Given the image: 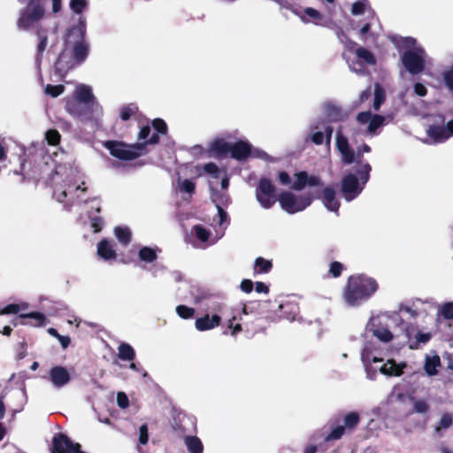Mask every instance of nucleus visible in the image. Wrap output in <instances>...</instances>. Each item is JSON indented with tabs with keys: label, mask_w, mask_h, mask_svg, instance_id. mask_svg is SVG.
<instances>
[{
	"label": "nucleus",
	"mask_w": 453,
	"mask_h": 453,
	"mask_svg": "<svg viewBox=\"0 0 453 453\" xmlns=\"http://www.w3.org/2000/svg\"><path fill=\"white\" fill-rule=\"evenodd\" d=\"M85 33L86 21L80 17L78 26L68 32L65 49L56 63V69L60 73L67 72L87 58L88 47L84 41Z\"/></svg>",
	"instance_id": "1"
},
{
	"label": "nucleus",
	"mask_w": 453,
	"mask_h": 453,
	"mask_svg": "<svg viewBox=\"0 0 453 453\" xmlns=\"http://www.w3.org/2000/svg\"><path fill=\"white\" fill-rule=\"evenodd\" d=\"M361 360L366 378L374 380L378 372L388 377H399L407 367L406 362H395L393 358L384 360L374 343H367L363 349Z\"/></svg>",
	"instance_id": "2"
},
{
	"label": "nucleus",
	"mask_w": 453,
	"mask_h": 453,
	"mask_svg": "<svg viewBox=\"0 0 453 453\" xmlns=\"http://www.w3.org/2000/svg\"><path fill=\"white\" fill-rule=\"evenodd\" d=\"M66 109L83 120L98 119L103 113V109L96 102L92 88L84 84L76 87L74 98L66 102Z\"/></svg>",
	"instance_id": "3"
},
{
	"label": "nucleus",
	"mask_w": 453,
	"mask_h": 453,
	"mask_svg": "<svg viewBox=\"0 0 453 453\" xmlns=\"http://www.w3.org/2000/svg\"><path fill=\"white\" fill-rule=\"evenodd\" d=\"M392 42L398 50L403 51L401 61L410 73L418 74L423 72L427 56L414 38L394 36Z\"/></svg>",
	"instance_id": "4"
},
{
	"label": "nucleus",
	"mask_w": 453,
	"mask_h": 453,
	"mask_svg": "<svg viewBox=\"0 0 453 453\" xmlns=\"http://www.w3.org/2000/svg\"><path fill=\"white\" fill-rule=\"evenodd\" d=\"M378 289V284L364 274L352 275L348 279L342 296L346 304L357 306L368 300Z\"/></svg>",
	"instance_id": "5"
},
{
	"label": "nucleus",
	"mask_w": 453,
	"mask_h": 453,
	"mask_svg": "<svg viewBox=\"0 0 453 453\" xmlns=\"http://www.w3.org/2000/svg\"><path fill=\"white\" fill-rule=\"evenodd\" d=\"M370 171L371 166L368 164H365L360 166L358 177L353 173H349L342 179L341 190L347 201L353 200L361 193L369 179Z\"/></svg>",
	"instance_id": "6"
},
{
	"label": "nucleus",
	"mask_w": 453,
	"mask_h": 453,
	"mask_svg": "<svg viewBox=\"0 0 453 453\" xmlns=\"http://www.w3.org/2000/svg\"><path fill=\"white\" fill-rule=\"evenodd\" d=\"M395 315L392 319H395ZM391 317L388 314L372 317L366 324V331L379 341L387 343L393 340L394 334L389 328Z\"/></svg>",
	"instance_id": "7"
},
{
	"label": "nucleus",
	"mask_w": 453,
	"mask_h": 453,
	"mask_svg": "<svg viewBox=\"0 0 453 453\" xmlns=\"http://www.w3.org/2000/svg\"><path fill=\"white\" fill-rule=\"evenodd\" d=\"M111 156L121 160H132L142 155L145 144L136 143L128 145L120 142L108 141L104 143Z\"/></svg>",
	"instance_id": "8"
},
{
	"label": "nucleus",
	"mask_w": 453,
	"mask_h": 453,
	"mask_svg": "<svg viewBox=\"0 0 453 453\" xmlns=\"http://www.w3.org/2000/svg\"><path fill=\"white\" fill-rule=\"evenodd\" d=\"M278 201L283 211L294 214L306 209L311 203L312 197L308 194L296 196L290 191H286L280 195Z\"/></svg>",
	"instance_id": "9"
},
{
	"label": "nucleus",
	"mask_w": 453,
	"mask_h": 453,
	"mask_svg": "<svg viewBox=\"0 0 453 453\" xmlns=\"http://www.w3.org/2000/svg\"><path fill=\"white\" fill-rule=\"evenodd\" d=\"M295 180L292 181L290 175L286 172L279 173V181L286 186H291L295 190H301L305 186L316 187L321 186V180L316 175H309L306 172H299L295 173Z\"/></svg>",
	"instance_id": "10"
},
{
	"label": "nucleus",
	"mask_w": 453,
	"mask_h": 453,
	"mask_svg": "<svg viewBox=\"0 0 453 453\" xmlns=\"http://www.w3.org/2000/svg\"><path fill=\"white\" fill-rule=\"evenodd\" d=\"M336 148L342 156V160L345 164L358 162L364 153L370 152V147L367 144L362 145L357 153L349 147L348 140L340 132L336 134Z\"/></svg>",
	"instance_id": "11"
},
{
	"label": "nucleus",
	"mask_w": 453,
	"mask_h": 453,
	"mask_svg": "<svg viewBox=\"0 0 453 453\" xmlns=\"http://www.w3.org/2000/svg\"><path fill=\"white\" fill-rule=\"evenodd\" d=\"M44 9L38 0H31L26 9L21 12L18 26L24 29L29 28L42 19Z\"/></svg>",
	"instance_id": "12"
},
{
	"label": "nucleus",
	"mask_w": 453,
	"mask_h": 453,
	"mask_svg": "<svg viewBox=\"0 0 453 453\" xmlns=\"http://www.w3.org/2000/svg\"><path fill=\"white\" fill-rule=\"evenodd\" d=\"M256 198L265 208H271L276 202L274 186L268 179H261L256 189Z\"/></svg>",
	"instance_id": "13"
},
{
	"label": "nucleus",
	"mask_w": 453,
	"mask_h": 453,
	"mask_svg": "<svg viewBox=\"0 0 453 453\" xmlns=\"http://www.w3.org/2000/svg\"><path fill=\"white\" fill-rule=\"evenodd\" d=\"M53 453H85L80 449L79 443H74L65 434H59L53 437Z\"/></svg>",
	"instance_id": "14"
},
{
	"label": "nucleus",
	"mask_w": 453,
	"mask_h": 453,
	"mask_svg": "<svg viewBox=\"0 0 453 453\" xmlns=\"http://www.w3.org/2000/svg\"><path fill=\"white\" fill-rule=\"evenodd\" d=\"M357 120L360 125L367 127L366 131L369 134H372L377 128L383 125L385 118L381 115L372 114L370 111H364L357 116Z\"/></svg>",
	"instance_id": "15"
},
{
	"label": "nucleus",
	"mask_w": 453,
	"mask_h": 453,
	"mask_svg": "<svg viewBox=\"0 0 453 453\" xmlns=\"http://www.w3.org/2000/svg\"><path fill=\"white\" fill-rule=\"evenodd\" d=\"M380 26L376 17L370 13L367 17V21L358 30V36L361 40L365 41L368 38H376L380 35Z\"/></svg>",
	"instance_id": "16"
},
{
	"label": "nucleus",
	"mask_w": 453,
	"mask_h": 453,
	"mask_svg": "<svg viewBox=\"0 0 453 453\" xmlns=\"http://www.w3.org/2000/svg\"><path fill=\"white\" fill-rule=\"evenodd\" d=\"M49 379L54 387L62 388L69 383L71 375L65 367L57 365L50 370Z\"/></svg>",
	"instance_id": "17"
},
{
	"label": "nucleus",
	"mask_w": 453,
	"mask_h": 453,
	"mask_svg": "<svg viewBox=\"0 0 453 453\" xmlns=\"http://www.w3.org/2000/svg\"><path fill=\"white\" fill-rule=\"evenodd\" d=\"M428 136L436 142H441L453 136V120L447 123L445 127L431 126L427 129Z\"/></svg>",
	"instance_id": "18"
},
{
	"label": "nucleus",
	"mask_w": 453,
	"mask_h": 453,
	"mask_svg": "<svg viewBox=\"0 0 453 453\" xmlns=\"http://www.w3.org/2000/svg\"><path fill=\"white\" fill-rule=\"evenodd\" d=\"M231 144L226 137H216L209 144V151L214 157H224L230 152Z\"/></svg>",
	"instance_id": "19"
},
{
	"label": "nucleus",
	"mask_w": 453,
	"mask_h": 453,
	"mask_svg": "<svg viewBox=\"0 0 453 453\" xmlns=\"http://www.w3.org/2000/svg\"><path fill=\"white\" fill-rule=\"evenodd\" d=\"M211 198L212 201L216 203V207L218 210V219H219V226H222L227 222V213L221 208L220 204L226 203L228 198L226 194H219L216 191L215 188L211 187Z\"/></svg>",
	"instance_id": "20"
},
{
	"label": "nucleus",
	"mask_w": 453,
	"mask_h": 453,
	"mask_svg": "<svg viewBox=\"0 0 453 453\" xmlns=\"http://www.w3.org/2000/svg\"><path fill=\"white\" fill-rule=\"evenodd\" d=\"M221 322L220 316L214 314L210 316L206 314L202 318H198L195 322V327L197 331L203 332L217 327Z\"/></svg>",
	"instance_id": "21"
},
{
	"label": "nucleus",
	"mask_w": 453,
	"mask_h": 453,
	"mask_svg": "<svg viewBox=\"0 0 453 453\" xmlns=\"http://www.w3.org/2000/svg\"><path fill=\"white\" fill-rule=\"evenodd\" d=\"M230 153L233 158L244 160L250 155L251 146L247 142L239 141L231 144Z\"/></svg>",
	"instance_id": "22"
},
{
	"label": "nucleus",
	"mask_w": 453,
	"mask_h": 453,
	"mask_svg": "<svg viewBox=\"0 0 453 453\" xmlns=\"http://www.w3.org/2000/svg\"><path fill=\"white\" fill-rule=\"evenodd\" d=\"M441 365L440 357L434 352H431L426 355L424 370L426 375L434 376L438 372V367Z\"/></svg>",
	"instance_id": "23"
},
{
	"label": "nucleus",
	"mask_w": 453,
	"mask_h": 453,
	"mask_svg": "<svg viewBox=\"0 0 453 453\" xmlns=\"http://www.w3.org/2000/svg\"><path fill=\"white\" fill-rule=\"evenodd\" d=\"M97 254L104 260H114L117 253L112 244L106 239L102 240L97 245Z\"/></svg>",
	"instance_id": "24"
},
{
	"label": "nucleus",
	"mask_w": 453,
	"mask_h": 453,
	"mask_svg": "<svg viewBox=\"0 0 453 453\" xmlns=\"http://www.w3.org/2000/svg\"><path fill=\"white\" fill-rule=\"evenodd\" d=\"M322 202L329 211L336 212L339 209V202L335 198V191L332 188H326L323 190Z\"/></svg>",
	"instance_id": "25"
},
{
	"label": "nucleus",
	"mask_w": 453,
	"mask_h": 453,
	"mask_svg": "<svg viewBox=\"0 0 453 453\" xmlns=\"http://www.w3.org/2000/svg\"><path fill=\"white\" fill-rule=\"evenodd\" d=\"M296 15H297L301 20L304 23H308L311 21H318L320 20L322 15L316 10L311 7L305 8L303 11H295Z\"/></svg>",
	"instance_id": "26"
},
{
	"label": "nucleus",
	"mask_w": 453,
	"mask_h": 453,
	"mask_svg": "<svg viewBox=\"0 0 453 453\" xmlns=\"http://www.w3.org/2000/svg\"><path fill=\"white\" fill-rule=\"evenodd\" d=\"M184 443L190 453H203V446L196 436L188 435L184 438Z\"/></svg>",
	"instance_id": "27"
},
{
	"label": "nucleus",
	"mask_w": 453,
	"mask_h": 453,
	"mask_svg": "<svg viewBox=\"0 0 453 453\" xmlns=\"http://www.w3.org/2000/svg\"><path fill=\"white\" fill-rule=\"evenodd\" d=\"M118 356L121 360L132 361L134 359L135 352L131 345L121 343L118 347Z\"/></svg>",
	"instance_id": "28"
},
{
	"label": "nucleus",
	"mask_w": 453,
	"mask_h": 453,
	"mask_svg": "<svg viewBox=\"0 0 453 453\" xmlns=\"http://www.w3.org/2000/svg\"><path fill=\"white\" fill-rule=\"evenodd\" d=\"M138 256L142 261L146 262V263H152L157 257V250H154L150 247H142L139 250Z\"/></svg>",
	"instance_id": "29"
},
{
	"label": "nucleus",
	"mask_w": 453,
	"mask_h": 453,
	"mask_svg": "<svg viewBox=\"0 0 453 453\" xmlns=\"http://www.w3.org/2000/svg\"><path fill=\"white\" fill-rule=\"evenodd\" d=\"M114 234L118 241L124 245H127L130 242L131 232L127 227H115Z\"/></svg>",
	"instance_id": "30"
},
{
	"label": "nucleus",
	"mask_w": 453,
	"mask_h": 453,
	"mask_svg": "<svg viewBox=\"0 0 453 453\" xmlns=\"http://www.w3.org/2000/svg\"><path fill=\"white\" fill-rule=\"evenodd\" d=\"M441 75L445 87L453 91V65L444 68Z\"/></svg>",
	"instance_id": "31"
},
{
	"label": "nucleus",
	"mask_w": 453,
	"mask_h": 453,
	"mask_svg": "<svg viewBox=\"0 0 453 453\" xmlns=\"http://www.w3.org/2000/svg\"><path fill=\"white\" fill-rule=\"evenodd\" d=\"M177 189L180 192H185L191 195L195 191V183L188 179H179L177 182Z\"/></svg>",
	"instance_id": "32"
},
{
	"label": "nucleus",
	"mask_w": 453,
	"mask_h": 453,
	"mask_svg": "<svg viewBox=\"0 0 453 453\" xmlns=\"http://www.w3.org/2000/svg\"><path fill=\"white\" fill-rule=\"evenodd\" d=\"M356 54L357 58L363 59L366 64L374 65L376 62L374 56L365 48H357Z\"/></svg>",
	"instance_id": "33"
},
{
	"label": "nucleus",
	"mask_w": 453,
	"mask_h": 453,
	"mask_svg": "<svg viewBox=\"0 0 453 453\" xmlns=\"http://www.w3.org/2000/svg\"><path fill=\"white\" fill-rule=\"evenodd\" d=\"M359 422V415L357 412L351 411L344 417V427L353 429Z\"/></svg>",
	"instance_id": "34"
},
{
	"label": "nucleus",
	"mask_w": 453,
	"mask_h": 453,
	"mask_svg": "<svg viewBox=\"0 0 453 453\" xmlns=\"http://www.w3.org/2000/svg\"><path fill=\"white\" fill-rule=\"evenodd\" d=\"M194 233L196 237L203 243H207L210 240L211 233L202 226H195Z\"/></svg>",
	"instance_id": "35"
},
{
	"label": "nucleus",
	"mask_w": 453,
	"mask_h": 453,
	"mask_svg": "<svg viewBox=\"0 0 453 453\" xmlns=\"http://www.w3.org/2000/svg\"><path fill=\"white\" fill-rule=\"evenodd\" d=\"M385 100V91L384 89L379 85L376 84L374 88V102H373V108L374 110H379L380 106Z\"/></svg>",
	"instance_id": "36"
},
{
	"label": "nucleus",
	"mask_w": 453,
	"mask_h": 453,
	"mask_svg": "<svg viewBox=\"0 0 453 453\" xmlns=\"http://www.w3.org/2000/svg\"><path fill=\"white\" fill-rule=\"evenodd\" d=\"M272 268V262L263 257H257L255 261V270L258 273H268Z\"/></svg>",
	"instance_id": "37"
},
{
	"label": "nucleus",
	"mask_w": 453,
	"mask_h": 453,
	"mask_svg": "<svg viewBox=\"0 0 453 453\" xmlns=\"http://www.w3.org/2000/svg\"><path fill=\"white\" fill-rule=\"evenodd\" d=\"M20 318L35 319V323L33 324L34 326H42L45 322V317L41 312L23 313L20 314Z\"/></svg>",
	"instance_id": "38"
},
{
	"label": "nucleus",
	"mask_w": 453,
	"mask_h": 453,
	"mask_svg": "<svg viewBox=\"0 0 453 453\" xmlns=\"http://www.w3.org/2000/svg\"><path fill=\"white\" fill-rule=\"evenodd\" d=\"M176 312L181 319H187L194 316L195 309L185 305H178L176 307Z\"/></svg>",
	"instance_id": "39"
},
{
	"label": "nucleus",
	"mask_w": 453,
	"mask_h": 453,
	"mask_svg": "<svg viewBox=\"0 0 453 453\" xmlns=\"http://www.w3.org/2000/svg\"><path fill=\"white\" fill-rule=\"evenodd\" d=\"M86 0H71L70 9L76 14H81L87 7Z\"/></svg>",
	"instance_id": "40"
},
{
	"label": "nucleus",
	"mask_w": 453,
	"mask_h": 453,
	"mask_svg": "<svg viewBox=\"0 0 453 453\" xmlns=\"http://www.w3.org/2000/svg\"><path fill=\"white\" fill-rule=\"evenodd\" d=\"M327 114L333 120H341L344 118V114L342 113L341 110L333 104H328L326 106Z\"/></svg>",
	"instance_id": "41"
},
{
	"label": "nucleus",
	"mask_w": 453,
	"mask_h": 453,
	"mask_svg": "<svg viewBox=\"0 0 453 453\" xmlns=\"http://www.w3.org/2000/svg\"><path fill=\"white\" fill-rule=\"evenodd\" d=\"M203 171L214 179H218L220 176V171L214 163L205 164L203 165Z\"/></svg>",
	"instance_id": "42"
},
{
	"label": "nucleus",
	"mask_w": 453,
	"mask_h": 453,
	"mask_svg": "<svg viewBox=\"0 0 453 453\" xmlns=\"http://www.w3.org/2000/svg\"><path fill=\"white\" fill-rule=\"evenodd\" d=\"M44 92L52 97H57L64 92L63 85H47L44 88Z\"/></svg>",
	"instance_id": "43"
},
{
	"label": "nucleus",
	"mask_w": 453,
	"mask_h": 453,
	"mask_svg": "<svg viewBox=\"0 0 453 453\" xmlns=\"http://www.w3.org/2000/svg\"><path fill=\"white\" fill-rule=\"evenodd\" d=\"M345 427L343 426H336L331 433L326 437V441L338 440L344 434Z\"/></svg>",
	"instance_id": "44"
},
{
	"label": "nucleus",
	"mask_w": 453,
	"mask_h": 453,
	"mask_svg": "<svg viewBox=\"0 0 453 453\" xmlns=\"http://www.w3.org/2000/svg\"><path fill=\"white\" fill-rule=\"evenodd\" d=\"M451 424L452 417L448 413L443 414L439 420L438 426H436V431L449 428L451 426Z\"/></svg>",
	"instance_id": "45"
},
{
	"label": "nucleus",
	"mask_w": 453,
	"mask_h": 453,
	"mask_svg": "<svg viewBox=\"0 0 453 453\" xmlns=\"http://www.w3.org/2000/svg\"><path fill=\"white\" fill-rule=\"evenodd\" d=\"M441 314L446 319H453V302L444 303L441 308Z\"/></svg>",
	"instance_id": "46"
},
{
	"label": "nucleus",
	"mask_w": 453,
	"mask_h": 453,
	"mask_svg": "<svg viewBox=\"0 0 453 453\" xmlns=\"http://www.w3.org/2000/svg\"><path fill=\"white\" fill-rule=\"evenodd\" d=\"M46 140L50 145H56L60 141V134L56 130H49L46 133Z\"/></svg>",
	"instance_id": "47"
},
{
	"label": "nucleus",
	"mask_w": 453,
	"mask_h": 453,
	"mask_svg": "<svg viewBox=\"0 0 453 453\" xmlns=\"http://www.w3.org/2000/svg\"><path fill=\"white\" fill-rule=\"evenodd\" d=\"M367 8V5L363 1L356 2L352 4L351 7V13L353 15H360L365 12V10Z\"/></svg>",
	"instance_id": "48"
},
{
	"label": "nucleus",
	"mask_w": 453,
	"mask_h": 453,
	"mask_svg": "<svg viewBox=\"0 0 453 453\" xmlns=\"http://www.w3.org/2000/svg\"><path fill=\"white\" fill-rule=\"evenodd\" d=\"M413 409L417 413H426L429 409V405L425 400H417L413 403Z\"/></svg>",
	"instance_id": "49"
},
{
	"label": "nucleus",
	"mask_w": 453,
	"mask_h": 453,
	"mask_svg": "<svg viewBox=\"0 0 453 453\" xmlns=\"http://www.w3.org/2000/svg\"><path fill=\"white\" fill-rule=\"evenodd\" d=\"M149 441L148 426L142 425L139 428V442L142 445H146Z\"/></svg>",
	"instance_id": "50"
},
{
	"label": "nucleus",
	"mask_w": 453,
	"mask_h": 453,
	"mask_svg": "<svg viewBox=\"0 0 453 453\" xmlns=\"http://www.w3.org/2000/svg\"><path fill=\"white\" fill-rule=\"evenodd\" d=\"M136 111V107L134 105H128L124 107L121 111L120 117L123 120H127Z\"/></svg>",
	"instance_id": "51"
},
{
	"label": "nucleus",
	"mask_w": 453,
	"mask_h": 453,
	"mask_svg": "<svg viewBox=\"0 0 453 453\" xmlns=\"http://www.w3.org/2000/svg\"><path fill=\"white\" fill-rule=\"evenodd\" d=\"M152 126L158 133H161V134L166 133L167 127H166L165 122L163 119H154L152 122Z\"/></svg>",
	"instance_id": "52"
},
{
	"label": "nucleus",
	"mask_w": 453,
	"mask_h": 453,
	"mask_svg": "<svg viewBox=\"0 0 453 453\" xmlns=\"http://www.w3.org/2000/svg\"><path fill=\"white\" fill-rule=\"evenodd\" d=\"M117 403L120 408H122V409L127 408L129 404V400H128L127 395L123 392H119L117 395Z\"/></svg>",
	"instance_id": "53"
},
{
	"label": "nucleus",
	"mask_w": 453,
	"mask_h": 453,
	"mask_svg": "<svg viewBox=\"0 0 453 453\" xmlns=\"http://www.w3.org/2000/svg\"><path fill=\"white\" fill-rule=\"evenodd\" d=\"M342 269L343 266L340 262H334L330 265L329 272L334 277H338L342 273Z\"/></svg>",
	"instance_id": "54"
},
{
	"label": "nucleus",
	"mask_w": 453,
	"mask_h": 453,
	"mask_svg": "<svg viewBox=\"0 0 453 453\" xmlns=\"http://www.w3.org/2000/svg\"><path fill=\"white\" fill-rule=\"evenodd\" d=\"M20 312V305L12 303L4 307L1 311L0 314H10V313H19Z\"/></svg>",
	"instance_id": "55"
},
{
	"label": "nucleus",
	"mask_w": 453,
	"mask_h": 453,
	"mask_svg": "<svg viewBox=\"0 0 453 453\" xmlns=\"http://www.w3.org/2000/svg\"><path fill=\"white\" fill-rule=\"evenodd\" d=\"M418 343H426L431 339L430 333L418 332L415 335Z\"/></svg>",
	"instance_id": "56"
},
{
	"label": "nucleus",
	"mask_w": 453,
	"mask_h": 453,
	"mask_svg": "<svg viewBox=\"0 0 453 453\" xmlns=\"http://www.w3.org/2000/svg\"><path fill=\"white\" fill-rule=\"evenodd\" d=\"M235 319V317L233 316L227 323V326L229 329L232 330V335H236L237 333L242 331V326L240 324L234 325V320Z\"/></svg>",
	"instance_id": "57"
},
{
	"label": "nucleus",
	"mask_w": 453,
	"mask_h": 453,
	"mask_svg": "<svg viewBox=\"0 0 453 453\" xmlns=\"http://www.w3.org/2000/svg\"><path fill=\"white\" fill-rule=\"evenodd\" d=\"M240 288L244 293H250L253 289V282L250 280H243Z\"/></svg>",
	"instance_id": "58"
},
{
	"label": "nucleus",
	"mask_w": 453,
	"mask_h": 453,
	"mask_svg": "<svg viewBox=\"0 0 453 453\" xmlns=\"http://www.w3.org/2000/svg\"><path fill=\"white\" fill-rule=\"evenodd\" d=\"M414 93L418 96H425L427 89L423 84L418 82L414 84Z\"/></svg>",
	"instance_id": "59"
},
{
	"label": "nucleus",
	"mask_w": 453,
	"mask_h": 453,
	"mask_svg": "<svg viewBox=\"0 0 453 453\" xmlns=\"http://www.w3.org/2000/svg\"><path fill=\"white\" fill-rule=\"evenodd\" d=\"M250 155L253 156L254 157L261 158L264 160H268L270 158V157L267 155V153H265V151L258 150V149H254V150L251 149Z\"/></svg>",
	"instance_id": "60"
},
{
	"label": "nucleus",
	"mask_w": 453,
	"mask_h": 453,
	"mask_svg": "<svg viewBox=\"0 0 453 453\" xmlns=\"http://www.w3.org/2000/svg\"><path fill=\"white\" fill-rule=\"evenodd\" d=\"M103 225V220L101 218H95L91 221V226L94 229L95 233H98L101 231Z\"/></svg>",
	"instance_id": "61"
},
{
	"label": "nucleus",
	"mask_w": 453,
	"mask_h": 453,
	"mask_svg": "<svg viewBox=\"0 0 453 453\" xmlns=\"http://www.w3.org/2000/svg\"><path fill=\"white\" fill-rule=\"evenodd\" d=\"M325 135L322 132H316L311 135V141L315 144H321L324 142Z\"/></svg>",
	"instance_id": "62"
},
{
	"label": "nucleus",
	"mask_w": 453,
	"mask_h": 453,
	"mask_svg": "<svg viewBox=\"0 0 453 453\" xmlns=\"http://www.w3.org/2000/svg\"><path fill=\"white\" fill-rule=\"evenodd\" d=\"M256 291L257 293L267 294L269 292V288L265 283L257 281L256 282Z\"/></svg>",
	"instance_id": "63"
},
{
	"label": "nucleus",
	"mask_w": 453,
	"mask_h": 453,
	"mask_svg": "<svg viewBox=\"0 0 453 453\" xmlns=\"http://www.w3.org/2000/svg\"><path fill=\"white\" fill-rule=\"evenodd\" d=\"M150 127L146 126V127H143L141 131L139 132V134H138V138L140 140H144L148 137V135L150 134Z\"/></svg>",
	"instance_id": "64"
}]
</instances>
